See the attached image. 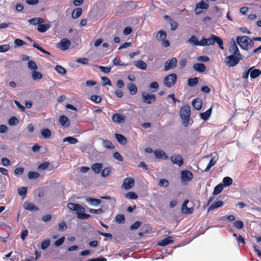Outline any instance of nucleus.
Here are the masks:
<instances>
[{
	"label": "nucleus",
	"instance_id": "0e129e2a",
	"mask_svg": "<svg viewBox=\"0 0 261 261\" xmlns=\"http://www.w3.org/2000/svg\"><path fill=\"white\" fill-rule=\"evenodd\" d=\"M27 189V187H21L18 189V194L22 196L26 195Z\"/></svg>",
	"mask_w": 261,
	"mask_h": 261
},
{
	"label": "nucleus",
	"instance_id": "a211bd4d",
	"mask_svg": "<svg viewBox=\"0 0 261 261\" xmlns=\"http://www.w3.org/2000/svg\"><path fill=\"white\" fill-rule=\"evenodd\" d=\"M102 166L101 163H95L92 165L91 169L95 173L98 174L101 171Z\"/></svg>",
	"mask_w": 261,
	"mask_h": 261
},
{
	"label": "nucleus",
	"instance_id": "423d86ee",
	"mask_svg": "<svg viewBox=\"0 0 261 261\" xmlns=\"http://www.w3.org/2000/svg\"><path fill=\"white\" fill-rule=\"evenodd\" d=\"M177 65V59L175 58H172L167 60L165 63L164 70L168 71L175 68Z\"/></svg>",
	"mask_w": 261,
	"mask_h": 261
},
{
	"label": "nucleus",
	"instance_id": "5fc2aeb1",
	"mask_svg": "<svg viewBox=\"0 0 261 261\" xmlns=\"http://www.w3.org/2000/svg\"><path fill=\"white\" fill-rule=\"evenodd\" d=\"M28 67L30 69L33 70V71L36 70L38 68L35 62L32 60L28 62Z\"/></svg>",
	"mask_w": 261,
	"mask_h": 261
},
{
	"label": "nucleus",
	"instance_id": "4d7b16f0",
	"mask_svg": "<svg viewBox=\"0 0 261 261\" xmlns=\"http://www.w3.org/2000/svg\"><path fill=\"white\" fill-rule=\"evenodd\" d=\"M215 41H216V42L218 44L219 47L223 50L224 49V46H223V40H222V39L221 38H220L219 37H216V39H215Z\"/></svg>",
	"mask_w": 261,
	"mask_h": 261
},
{
	"label": "nucleus",
	"instance_id": "7ed1b4c3",
	"mask_svg": "<svg viewBox=\"0 0 261 261\" xmlns=\"http://www.w3.org/2000/svg\"><path fill=\"white\" fill-rule=\"evenodd\" d=\"M250 38L247 36H238L236 38L237 43L239 45L241 48L247 50L249 49V44L248 42Z\"/></svg>",
	"mask_w": 261,
	"mask_h": 261
},
{
	"label": "nucleus",
	"instance_id": "c9c22d12",
	"mask_svg": "<svg viewBox=\"0 0 261 261\" xmlns=\"http://www.w3.org/2000/svg\"><path fill=\"white\" fill-rule=\"evenodd\" d=\"M77 217L81 219H86L91 217L89 214L84 213V212H80L76 213Z\"/></svg>",
	"mask_w": 261,
	"mask_h": 261
},
{
	"label": "nucleus",
	"instance_id": "4468645a",
	"mask_svg": "<svg viewBox=\"0 0 261 261\" xmlns=\"http://www.w3.org/2000/svg\"><path fill=\"white\" fill-rule=\"evenodd\" d=\"M189 201V200H186L182 204L181 211L184 214H191L194 211V208L193 207L189 208L187 207V204Z\"/></svg>",
	"mask_w": 261,
	"mask_h": 261
},
{
	"label": "nucleus",
	"instance_id": "c85d7f7f",
	"mask_svg": "<svg viewBox=\"0 0 261 261\" xmlns=\"http://www.w3.org/2000/svg\"><path fill=\"white\" fill-rule=\"evenodd\" d=\"M82 13V9L81 8H75L72 12V17L74 19L79 18Z\"/></svg>",
	"mask_w": 261,
	"mask_h": 261
},
{
	"label": "nucleus",
	"instance_id": "6ab92c4d",
	"mask_svg": "<svg viewBox=\"0 0 261 261\" xmlns=\"http://www.w3.org/2000/svg\"><path fill=\"white\" fill-rule=\"evenodd\" d=\"M51 27V24H41L39 23L37 26V30L41 33H44L46 32L48 29Z\"/></svg>",
	"mask_w": 261,
	"mask_h": 261
},
{
	"label": "nucleus",
	"instance_id": "e2e57ef3",
	"mask_svg": "<svg viewBox=\"0 0 261 261\" xmlns=\"http://www.w3.org/2000/svg\"><path fill=\"white\" fill-rule=\"evenodd\" d=\"M18 123V119L16 117H12L9 120V124L10 125H16Z\"/></svg>",
	"mask_w": 261,
	"mask_h": 261
},
{
	"label": "nucleus",
	"instance_id": "bf43d9fd",
	"mask_svg": "<svg viewBox=\"0 0 261 261\" xmlns=\"http://www.w3.org/2000/svg\"><path fill=\"white\" fill-rule=\"evenodd\" d=\"M101 80L103 86L108 85L111 86L112 85L111 81L107 77H102Z\"/></svg>",
	"mask_w": 261,
	"mask_h": 261
},
{
	"label": "nucleus",
	"instance_id": "f257e3e1",
	"mask_svg": "<svg viewBox=\"0 0 261 261\" xmlns=\"http://www.w3.org/2000/svg\"><path fill=\"white\" fill-rule=\"evenodd\" d=\"M180 117L182 120V123L185 127H187L189 124V120L191 115V109L189 105H186L181 107L180 110Z\"/></svg>",
	"mask_w": 261,
	"mask_h": 261
},
{
	"label": "nucleus",
	"instance_id": "ea45409f",
	"mask_svg": "<svg viewBox=\"0 0 261 261\" xmlns=\"http://www.w3.org/2000/svg\"><path fill=\"white\" fill-rule=\"evenodd\" d=\"M103 145L105 147L109 149H113L115 147L113 143L108 140H103Z\"/></svg>",
	"mask_w": 261,
	"mask_h": 261
},
{
	"label": "nucleus",
	"instance_id": "f03ea898",
	"mask_svg": "<svg viewBox=\"0 0 261 261\" xmlns=\"http://www.w3.org/2000/svg\"><path fill=\"white\" fill-rule=\"evenodd\" d=\"M243 59V57L242 55L239 57L236 55H231L225 58V63L229 67H234Z\"/></svg>",
	"mask_w": 261,
	"mask_h": 261
},
{
	"label": "nucleus",
	"instance_id": "603ef678",
	"mask_svg": "<svg viewBox=\"0 0 261 261\" xmlns=\"http://www.w3.org/2000/svg\"><path fill=\"white\" fill-rule=\"evenodd\" d=\"M87 211L92 214H100L103 212L102 208H100L97 210L88 208Z\"/></svg>",
	"mask_w": 261,
	"mask_h": 261
},
{
	"label": "nucleus",
	"instance_id": "9b49d317",
	"mask_svg": "<svg viewBox=\"0 0 261 261\" xmlns=\"http://www.w3.org/2000/svg\"><path fill=\"white\" fill-rule=\"evenodd\" d=\"M67 207L71 211H77V212H84L85 208L83 207L81 204L78 203H68L67 204Z\"/></svg>",
	"mask_w": 261,
	"mask_h": 261
},
{
	"label": "nucleus",
	"instance_id": "f704fd0d",
	"mask_svg": "<svg viewBox=\"0 0 261 261\" xmlns=\"http://www.w3.org/2000/svg\"><path fill=\"white\" fill-rule=\"evenodd\" d=\"M63 142H68L70 144H75L78 142V140L72 137H67L63 139Z\"/></svg>",
	"mask_w": 261,
	"mask_h": 261
},
{
	"label": "nucleus",
	"instance_id": "0eeeda50",
	"mask_svg": "<svg viewBox=\"0 0 261 261\" xmlns=\"http://www.w3.org/2000/svg\"><path fill=\"white\" fill-rule=\"evenodd\" d=\"M193 177V173L187 170L181 171V179L182 182H187L191 180Z\"/></svg>",
	"mask_w": 261,
	"mask_h": 261
},
{
	"label": "nucleus",
	"instance_id": "f8f14e48",
	"mask_svg": "<svg viewBox=\"0 0 261 261\" xmlns=\"http://www.w3.org/2000/svg\"><path fill=\"white\" fill-rule=\"evenodd\" d=\"M208 7V4L203 2V1H200L196 6L195 10L196 14H199L201 13V11L199 10L200 9H207Z\"/></svg>",
	"mask_w": 261,
	"mask_h": 261
},
{
	"label": "nucleus",
	"instance_id": "37998d69",
	"mask_svg": "<svg viewBox=\"0 0 261 261\" xmlns=\"http://www.w3.org/2000/svg\"><path fill=\"white\" fill-rule=\"evenodd\" d=\"M188 85L191 87L195 86L198 82V79L197 77L190 78L188 80Z\"/></svg>",
	"mask_w": 261,
	"mask_h": 261
},
{
	"label": "nucleus",
	"instance_id": "2f4dec72",
	"mask_svg": "<svg viewBox=\"0 0 261 261\" xmlns=\"http://www.w3.org/2000/svg\"><path fill=\"white\" fill-rule=\"evenodd\" d=\"M32 78L34 81H38L42 78V74L39 71L35 70L32 72Z\"/></svg>",
	"mask_w": 261,
	"mask_h": 261
},
{
	"label": "nucleus",
	"instance_id": "13d9d810",
	"mask_svg": "<svg viewBox=\"0 0 261 261\" xmlns=\"http://www.w3.org/2000/svg\"><path fill=\"white\" fill-rule=\"evenodd\" d=\"M169 181L166 179H161L159 181V186L160 187H167L169 186Z\"/></svg>",
	"mask_w": 261,
	"mask_h": 261
},
{
	"label": "nucleus",
	"instance_id": "680f3d73",
	"mask_svg": "<svg viewBox=\"0 0 261 261\" xmlns=\"http://www.w3.org/2000/svg\"><path fill=\"white\" fill-rule=\"evenodd\" d=\"M26 44V42L19 39H16L14 41V44L18 46H21L23 45H25Z\"/></svg>",
	"mask_w": 261,
	"mask_h": 261
},
{
	"label": "nucleus",
	"instance_id": "e433bc0d",
	"mask_svg": "<svg viewBox=\"0 0 261 261\" xmlns=\"http://www.w3.org/2000/svg\"><path fill=\"white\" fill-rule=\"evenodd\" d=\"M166 37H167L166 33L163 30H161V31H159V32L157 34V35H156L157 39L158 40H162V41L164 39H165Z\"/></svg>",
	"mask_w": 261,
	"mask_h": 261
},
{
	"label": "nucleus",
	"instance_id": "ddd939ff",
	"mask_svg": "<svg viewBox=\"0 0 261 261\" xmlns=\"http://www.w3.org/2000/svg\"><path fill=\"white\" fill-rule=\"evenodd\" d=\"M170 160L173 164H176L179 167L184 163L183 159L179 155H173L170 157Z\"/></svg>",
	"mask_w": 261,
	"mask_h": 261
},
{
	"label": "nucleus",
	"instance_id": "052dcab7",
	"mask_svg": "<svg viewBox=\"0 0 261 261\" xmlns=\"http://www.w3.org/2000/svg\"><path fill=\"white\" fill-rule=\"evenodd\" d=\"M76 62L84 65H87L88 64V59L86 58H77L76 60Z\"/></svg>",
	"mask_w": 261,
	"mask_h": 261
},
{
	"label": "nucleus",
	"instance_id": "338daca9",
	"mask_svg": "<svg viewBox=\"0 0 261 261\" xmlns=\"http://www.w3.org/2000/svg\"><path fill=\"white\" fill-rule=\"evenodd\" d=\"M141 222L140 221H136L133 224H132L130 227V229L131 230H135L138 229L141 225Z\"/></svg>",
	"mask_w": 261,
	"mask_h": 261
},
{
	"label": "nucleus",
	"instance_id": "7c9ffc66",
	"mask_svg": "<svg viewBox=\"0 0 261 261\" xmlns=\"http://www.w3.org/2000/svg\"><path fill=\"white\" fill-rule=\"evenodd\" d=\"M251 79H255L261 74V71L258 69H252L250 71Z\"/></svg>",
	"mask_w": 261,
	"mask_h": 261
},
{
	"label": "nucleus",
	"instance_id": "774afa93",
	"mask_svg": "<svg viewBox=\"0 0 261 261\" xmlns=\"http://www.w3.org/2000/svg\"><path fill=\"white\" fill-rule=\"evenodd\" d=\"M24 171V168L22 167L16 168L14 170V174L15 175H20L23 174Z\"/></svg>",
	"mask_w": 261,
	"mask_h": 261
},
{
	"label": "nucleus",
	"instance_id": "9d476101",
	"mask_svg": "<svg viewBox=\"0 0 261 261\" xmlns=\"http://www.w3.org/2000/svg\"><path fill=\"white\" fill-rule=\"evenodd\" d=\"M134 186V180L132 177H126L124 179L122 187L128 190L131 189Z\"/></svg>",
	"mask_w": 261,
	"mask_h": 261
},
{
	"label": "nucleus",
	"instance_id": "8fccbe9b",
	"mask_svg": "<svg viewBox=\"0 0 261 261\" xmlns=\"http://www.w3.org/2000/svg\"><path fill=\"white\" fill-rule=\"evenodd\" d=\"M116 221L119 224L124 223L125 222V217L123 215L118 214L116 217Z\"/></svg>",
	"mask_w": 261,
	"mask_h": 261
},
{
	"label": "nucleus",
	"instance_id": "473e14b6",
	"mask_svg": "<svg viewBox=\"0 0 261 261\" xmlns=\"http://www.w3.org/2000/svg\"><path fill=\"white\" fill-rule=\"evenodd\" d=\"M223 188H224V187H223V184H220L217 185L214 188V191L213 192V194L214 195H218V194H220L223 190Z\"/></svg>",
	"mask_w": 261,
	"mask_h": 261
},
{
	"label": "nucleus",
	"instance_id": "58836bf2",
	"mask_svg": "<svg viewBox=\"0 0 261 261\" xmlns=\"http://www.w3.org/2000/svg\"><path fill=\"white\" fill-rule=\"evenodd\" d=\"M28 176L30 179H36L39 176V173L35 171H30L28 174Z\"/></svg>",
	"mask_w": 261,
	"mask_h": 261
},
{
	"label": "nucleus",
	"instance_id": "de8ad7c7",
	"mask_svg": "<svg viewBox=\"0 0 261 261\" xmlns=\"http://www.w3.org/2000/svg\"><path fill=\"white\" fill-rule=\"evenodd\" d=\"M56 70L61 74H65L66 73V69L62 66L58 65L55 67Z\"/></svg>",
	"mask_w": 261,
	"mask_h": 261
},
{
	"label": "nucleus",
	"instance_id": "aec40b11",
	"mask_svg": "<svg viewBox=\"0 0 261 261\" xmlns=\"http://www.w3.org/2000/svg\"><path fill=\"white\" fill-rule=\"evenodd\" d=\"M192 105L195 109L199 110L202 107V102L201 99L197 98L193 100Z\"/></svg>",
	"mask_w": 261,
	"mask_h": 261
},
{
	"label": "nucleus",
	"instance_id": "72a5a7b5",
	"mask_svg": "<svg viewBox=\"0 0 261 261\" xmlns=\"http://www.w3.org/2000/svg\"><path fill=\"white\" fill-rule=\"evenodd\" d=\"M29 22L31 24L36 25L39 23H42L44 22L43 19L39 17H35L32 18L29 20Z\"/></svg>",
	"mask_w": 261,
	"mask_h": 261
},
{
	"label": "nucleus",
	"instance_id": "20e7f679",
	"mask_svg": "<svg viewBox=\"0 0 261 261\" xmlns=\"http://www.w3.org/2000/svg\"><path fill=\"white\" fill-rule=\"evenodd\" d=\"M177 80V76L175 73L170 74L166 76L164 80L165 86L171 88L174 85Z\"/></svg>",
	"mask_w": 261,
	"mask_h": 261
},
{
	"label": "nucleus",
	"instance_id": "c756f323",
	"mask_svg": "<svg viewBox=\"0 0 261 261\" xmlns=\"http://www.w3.org/2000/svg\"><path fill=\"white\" fill-rule=\"evenodd\" d=\"M86 200L87 202L93 205H97L101 203V200L99 199L89 197L87 198Z\"/></svg>",
	"mask_w": 261,
	"mask_h": 261
},
{
	"label": "nucleus",
	"instance_id": "5701e85b",
	"mask_svg": "<svg viewBox=\"0 0 261 261\" xmlns=\"http://www.w3.org/2000/svg\"><path fill=\"white\" fill-rule=\"evenodd\" d=\"M155 157L158 159L163 158L165 160L168 159V155L161 150H156L154 152Z\"/></svg>",
	"mask_w": 261,
	"mask_h": 261
},
{
	"label": "nucleus",
	"instance_id": "a19ab883",
	"mask_svg": "<svg viewBox=\"0 0 261 261\" xmlns=\"http://www.w3.org/2000/svg\"><path fill=\"white\" fill-rule=\"evenodd\" d=\"M41 135L44 138H48L51 136V132L49 129L45 128L42 130Z\"/></svg>",
	"mask_w": 261,
	"mask_h": 261
},
{
	"label": "nucleus",
	"instance_id": "bb28decb",
	"mask_svg": "<svg viewBox=\"0 0 261 261\" xmlns=\"http://www.w3.org/2000/svg\"><path fill=\"white\" fill-rule=\"evenodd\" d=\"M127 88L132 95H135L138 92V88L136 85L133 83L128 84L127 85Z\"/></svg>",
	"mask_w": 261,
	"mask_h": 261
},
{
	"label": "nucleus",
	"instance_id": "a878e982",
	"mask_svg": "<svg viewBox=\"0 0 261 261\" xmlns=\"http://www.w3.org/2000/svg\"><path fill=\"white\" fill-rule=\"evenodd\" d=\"M212 111V108H211L205 112L200 114V118L204 121L207 120L210 117Z\"/></svg>",
	"mask_w": 261,
	"mask_h": 261
},
{
	"label": "nucleus",
	"instance_id": "69168bd1",
	"mask_svg": "<svg viewBox=\"0 0 261 261\" xmlns=\"http://www.w3.org/2000/svg\"><path fill=\"white\" fill-rule=\"evenodd\" d=\"M99 69H100V70L101 72H104L105 73H108L110 72L111 68L108 67H104V66H99Z\"/></svg>",
	"mask_w": 261,
	"mask_h": 261
},
{
	"label": "nucleus",
	"instance_id": "09e8293b",
	"mask_svg": "<svg viewBox=\"0 0 261 261\" xmlns=\"http://www.w3.org/2000/svg\"><path fill=\"white\" fill-rule=\"evenodd\" d=\"M111 171V168L110 167L105 168L101 171V175L102 177H107L110 174Z\"/></svg>",
	"mask_w": 261,
	"mask_h": 261
},
{
	"label": "nucleus",
	"instance_id": "a18cd8bd",
	"mask_svg": "<svg viewBox=\"0 0 261 261\" xmlns=\"http://www.w3.org/2000/svg\"><path fill=\"white\" fill-rule=\"evenodd\" d=\"M188 42L189 43L192 44L194 45L198 46V40L196 37L195 36H192L188 40Z\"/></svg>",
	"mask_w": 261,
	"mask_h": 261
},
{
	"label": "nucleus",
	"instance_id": "1a4fd4ad",
	"mask_svg": "<svg viewBox=\"0 0 261 261\" xmlns=\"http://www.w3.org/2000/svg\"><path fill=\"white\" fill-rule=\"evenodd\" d=\"M71 45V42L66 38L62 39L58 43L57 47L62 50H67Z\"/></svg>",
	"mask_w": 261,
	"mask_h": 261
},
{
	"label": "nucleus",
	"instance_id": "dca6fc26",
	"mask_svg": "<svg viewBox=\"0 0 261 261\" xmlns=\"http://www.w3.org/2000/svg\"><path fill=\"white\" fill-rule=\"evenodd\" d=\"M172 239V236H169L168 237H167V238L164 239L163 240H161L159 243L158 244H159V245H160L161 246H165L172 244L174 242V241Z\"/></svg>",
	"mask_w": 261,
	"mask_h": 261
},
{
	"label": "nucleus",
	"instance_id": "6e6d98bb",
	"mask_svg": "<svg viewBox=\"0 0 261 261\" xmlns=\"http://www.w3.org/2000/svg\"><path fill=\"white\" fill-rule=\"evenodd\" d=\"M91 100L96 103H99L101 101V98L98 95H92L91 97Z\"/></svg>",
	"mask_w": 261,
	"mask_h": 261
},
{
	"label": "nucleus",
	"instance_id": "c03bdc74",
	"mask_svg": "<svg viewBox=\"0 0 261 261\" xmlns=\"http://www.w3.org/2000/svg\"><path fill=\"white\" fill-rule=\"evenodd\" d=\"M216 161L214 158H212L207 165L206 168L204 169V171L207 172L211 168L214 166L216 164Z\"/></svg>",
	"mask_w": 261,
	"mask_h": 261
},
{
	"label": "nucleus",
	"instance_id": "6e6552de",
	"mask_svg": "<svg viewBox=\"0 0 261 261\" xmlns=\"http://www.w3.org/2000/svg\"><path fill=\"white\" fill-rule=\"evenodd\" d=\"M228 50L231 55H236L239 57L242 56V54L240 52L237 44L233 40V42H231L229 44Z\"/></svg>",
	"mask_w": 261,
	"mask_h": 261
},
{
	"label": "nucleus",
	"instance_id": "f3484780",
	"mask_svg": "<svg viewBox=\"0 0 261 261\" xmlns=\"http://www.w3.org/2000/svg\"><path fill=\"white\" fill-rule=\"evenodd\" d=\"M24 208L30 211H38L39 208L33 203L25 202L23 204Z\"/></svg>",
	"mask_w": 261,
	"mask_h": 261
},
{
	"label": "nucleus",
	"instance_id": "2eb2a0df",
	"mask_svg": "<svg viewBox=\"0 0 261 261\" xmlns=\"http://www.w3.org/2000/svg\"><path fill=\"white\" fill-rule=\"evenodd\" d=\"M112 120L116 123H124L125 122V116L119 114H115L112 116Z\"/></svg>",
	"mask_w": 261,
	"mask_h": 261
},
{
	"label": "nucleus",
	"instance_id": "39448f33",
	"mask_svg": "<svg viewBox=\"0 0 261 261\" xmlns=\"http://www.w3.org/2000/svg\"><path fill=\"white\" fill-rule=\"evenodd\" d=\"M142 101L147 104H151L156 101V96L152 94H149L146 92L142 93Z\"/></svg>",
	"mask_w": 261,
	"mask_h": 261
},
{
	"label": "nucleus",
	"instance_id": "393cba45",
	"mask_svg": "<svg viewBox=\"0 0 261 261\" xmlns=\"http://www.w3.org/2000/svg\"><path fill=\"white\" fill-rule=\"evenodd\" d=\"M116 138L117 141L121 144L124 145L127 143L126 138L121 134H116Z\"/></svg>",
	"mask_w": 261,
	"mask_h": 261
},
{
	"label": "nucleus",
	"instance_id": "b1692460",
	"mask_svg": "<svg viewBox=\"0 0 261 261\" xmlns=\"http://www.w3.org/2000/svg\"><path fill=\"white\" fill-rule=\"evenodd\" d=\"M135 65L139 69L145 70L147 68L146 63L142 60H138L134 62Z\"/></svg>",
	"mask_w": 261,
	"mask_h": 261
},
{
	"label": "nucleus",
	"instance_id": "49530a36",
	"mask_svg": "<svg viewBox=\"0 0 261 261\" xmlns=\"http://www.w3.org/2000/svg\"><path fill=\"white\" fill-rule=\"evenodd\" d=\"M113 62L114 64L117 66H124L128 65V63H125L124 62H122L120 61V59L117 58H115L113 60Z\"/></svg>",
	"mask_w": 261,
	"mask_h": 261
},
{
	"label": "nucleus",
	"instance_id": "4c0bfd02",
	"mask_svg": "<svg viewBox=\"0 0 261 261\" xmlns=\"http://www.w3.org/2000/svg\"><path fill=\"white\" fill-rule=\"evenodd\" d=\"M223 187H228L230 186L232 183V179L230 177H225L223 179Z\"/></svg>",
	"mask_w": 261,
	"mask_h": 261
},
{
	"label": "nucleus",
	"instance_id": "4be33fe9",
	"mask_svg": "<svg viewBox=\"0 0 261 261\" xmlns=\"http://www.w3.org/2000/svg\"><path fill=\"white\" fill-rule=\"evenodd\" d=\"M59 122L64 127H68L69 126V119L64 115H62L59 118Z\"/></svg>",
	"mask_w": 261,
	"mask_h": 261
},
{
	"label": "nucleus",
	"instance_id": "412c9836",
	"mask_svg": "<svg viewBox=\"0 0 261 261\" xmlns=\"http://www.w3.org/2000/svg\"><path fill=\"white\" fill-rule=\"evenodd\" d=\"M193 68L195 70L202 73L205 70L206 67L202 63H196L194 64Z\"/></svg>",
	"mask_w": 261,
	"mask_h": 261
},
{
	"label": "nucleus",
	"instance_id": "864d4df0",
	"mask_svg": "<svg viewBox=\"0 0 261 261\" xmlns=\"http://www.w3.org/2000/svg\"><path fill=\"white\" fill-rule=\"evenodd\" d=\"M233 226L236 228L241 229L244 227V224L242 221L237 220L234 222Z\"/></svg>",
	"mask_w": 261,
	"mask_h": 261
},
{
	"label": "nucleus",
	"instance_id": "79ce46f5",
	"mask_svg": "<svg viewBox=\"0 0 261 261\" xmlns=\"http://www.w3.org/2000/svg\"><path fill=\"white\" fill-rule=\"evenodd\" d=\"M125 198L129 199H136L138 195L133 192H129L125 194Z\"/></svg>",
	"mask_w": 261,
	"mask_h": 261
},
{
	"label": "nucleus",
	"instance_id": "3c124183",
	"mask_svg": "<svg viewBox=\"0 0 261 261\" xmlns=\"http://www.w3.org/2000/svg\"><path fill=\"white\" fill-rule=\"evenodd\" d=\"M217 36L213 34L211 35L210 38L206 39L207 40V45H213L216 43L215 39Z\"/></svg>",
	"mask_w": 261,
	"mask_h": 261
},
{
	"label": "nucleus",
	"instance_id": "cd10ccee",
	"mask_svg": "<svg viewBox=\"0 0 261 261\" xmlns=\"http://www.w3.org/2000/svg\"><path fill=\"white\" fill-rule=\"evenodd\" d=\"M223 203L224 202L223 201L220 200L215 202L210 206V207L208 208V211L210 212L222 206L223 205Z\"/></svg>",
	"mask_w": 261,
	"mask_h": 261
}]
</instances>
